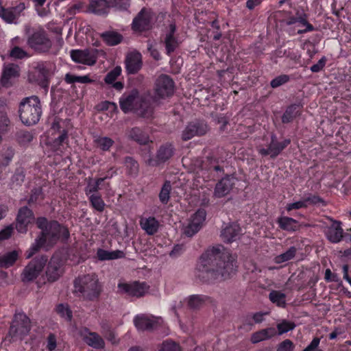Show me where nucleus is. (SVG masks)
<instances>
[{
  "label": "nucleus",
  "mask_w": 351,
  "mask_h": 351,
  "mask_svg": "<svg viewBox=\"0 0 351 351\" xmlns=\"http://www.w3.org/2000/svg\"><path fill=\"white\" fill-rule=\"evenodd\" d=\"M237 260L229 250L219 245L206 250L197 261L194 270L196 280L214 284L229 278L237 269Z\"/></svg>",
  "instance_id": "f257e3e1"
},
{
  "label": "nucleus",
  "mask_w": 351,
  "mask_h": 351,
  "mask_svg": "<svg viewBox=\"0 0 351 351\" xmlns=\"http://www.w3.org/2000/svg\"><path fill=\"white\" fill-rule=\"evenodd\" d=\"M36 224L41 231L35 242L26 252L27 258L32 257L45 245L53 246L59 241L65 243L70 237L68 228L56 220L49 221L45 217H38L36 220Z\"/></svg>",
  "instance_id": "f03ea898"
},
{
  "label": "nucleus",
  "mask_w": 351,
  "mask_h": 351,
  "mask_svg": "<svg viewBox=\"0 0 351 351\" xmlns=\"http://www.w3.org/2000/svg\"><path fill=\"white\" fill-rule=\"evenodd\" d=\"M204 166L208 172V180H215L221 177L215 185L214 197L221 198L227 195L235 185L237 179L233 175L224 176V161L215 155H211L206 158Z\"/></svg>",
  "instance_id": "7ed1b4c3"
},
{
  "label": "nucleus",
  "mask_w": 351,
  "mask_h": 351,
  "mask_svg": "<svg viewBox=\"0 0 351 351\" xmlns=\"http://www.w3.org/2000/svg\"><path fill=\"white\" fill-rule=\"evenodd\" d=\"M72 130L70 119L55 117L49 131L47 145L58 154H64L69 148V135Z\"/></svg>",
  "instance_id": "20e7f679"
},
{
  "label": "nucleus",
  "mask_w": 351,
  "mask_h": 351,
  "mask_svg": "<svg viewBox=\"0 0 351 351\" xmlns=\"http://www.w3.org/2000/svg\"><path fill=\"white\" fill-rule=\"evenodd\" d=\"M119 106L125 114L133 112L143 117H149L152 107L147 95L141 94L136 88L125 92L119 98Z\"/></svg>",
  "instance_id": "39448f33"
},
{
  "label": "nucleus",
  "mask_w": 351,
  "mask_h": 351,
  "mask_svg": "<svg viewBox=\"0 0 351 351\" xmlns=\"http://www.w3.org/2000/svg\"><path fill=\"white\" fill-rule=\"evenodd\" d=\"M74 294L84 300L94 301L99 298L101 287L97 276L86 274L76 278L73 282Z\"/></svg>",
  "instance_id": "423d86ee"
},
{
  "label": "nucleus",
  "mask_w": 351,
  "mask_h": 351,
  "mask_svg": "<svg viewBox=\"0 0 351 351\" xmlns=\"http://www.w3.org/2000/svg\"><path fill=\"white\" fill-rule=\"evenodd\" d=\"M42 106L37 96L23 99L19 105V113L21 122L27 126L34 125L39 121L42 115Z\"/></svg>",
  "instance_id": "0eeeda50"
},
{
  "label": "nucleus",
  "mask_w": 351,
  "mask_h": 351,
  "mask_svg": "<svg viewBox=\"0 0 351 351\" xmlns=\"http://www.w3.org/2000/svg\"><path fill=\"white\" fill-rule=\"evenodd\" d=\"M28 47L37 54L47 53L52 47V40L43 27L33 29L27 40Z\"/></svg>",
  "instance_id": "6e6552de"
},
{
  "label": "nucleus",
  "mask_w": 351,
  "mask_h": 351,
  "mask_svg": "<svg viewBox=\"0 0 351 351\" xmlns=\"http://www.w3.org/2000/svg\"><path fill=\"white\" fill-rule=\"evenodd\" d=\"M162 42L165 47V53L171 56L180 46L181 41L177 34V25L175 21H171L165 26L161 35Z\"/></svg>",
  "instance_id": "1a4fd4ad"
},
{
  "label": "nucleus",
  "mask_w": 351,
  "mask_h": 351,
  "mask_svg": "<svg viewBox=\"0 0 351 351\" xmlns=\"http://www.w3.org/2000/svg\"><path fill=\"white\" fill-rule=\"evenodd\" d=\"M47 258L45 256H36L33 258L25 267L21 274V280L23 282L34 281L45 267Z\"/></svg>",
  "instance_id": "9d476101"
},
{
  "label": "nucleus",
  "mask_w": 351,
  "mask_h": 351,
  "mask_svg": "<svg viewBox=\"0 0 351 351\" xmlns=\"http://www.w3.org/2000/svg\"><path fill=\"white\" fill-rule=\"evenodd\" d=\"M31 330L30 319L23 313H16L9 329V335L14 337H22Z\"/></svg>",
  "instance_id": "9b49d317"
},
{
  "label": "nucleus",
  "mask_w": 351,
  "mask_h": 351,
  "mask_svg": "<svg viewBox=\"0 0 351 351\" xmlns=\"http://www.w3.org/2000/svg\"><path fill=\"white\" fill-rule=\"evenodd\" d=\"M133 322L138 332H152L160 327L163 320L160 317L138 314L134 317Z\"/></svg>",
  "instance_id": "f8f14e48"
},
{
  "label": "nucleus",
  "mask_w": 351,
  "mask_h": 351,
  "mask_svg": "<svg viewBox=\"0 0 351 351\" xmlns=\"http://www.w3.org/2000/svg\"><path fill=\"white\" fill-rule=\"evenodd\" d=\"M175 83L173 79L166 74L158 77L155 82L154 93L159 99L171 97L174 93Z\"/></svg>",
  "instance_id": "ddd939ff"
},
{
  "label": "nucleus",
  "mask_w": 351,
  "mask_h": 351,
  "mask_svg": "<svg viewBox=\"0 0 351 351\" xmlns=\"http://www.w3.org/2000/svg\"><path fill=\"white\" fill-rule=\"evenodd\" d=\"M209 130L207 122L204 119H195L189 122L182 132L184 141L191 140L195 136L205 135Z\"/></svg>",
  "instance_id": "4468645a"
},
{
  "label": "nucleus",
  "mask_w": 351,
  "mask_h": 351,
  "mask_svg": "<svg viewBox=\"0 0 351 351\" xmlns=\"http://www.w3.org/2000/svg\"><path fill=\"white\" fill-rule=\"evenodd\" d=\"M152 16L149 10L143 8L133 19L131 28L134 33L141 34L152 28Z\"/></svg>",
  "instance_id": "2eb2a0df"
},
{
  "label": "nucleus",
  "mask_w": 351,
  "mask_h": 351,
  "mask_svg": "<svg viewBox=\"0 0 351 351\" xmlns=\"http://www.w3.org/2000/svg\"><path fill=\"white\" fill-rule=\"evenodd\" d=\"M175 148L172 143H163L157 150L155 158H149L147 163L150 166L158 167L168 161L173 156Z\"/></svg>",
  "instance_id": "dca6fc26"
},
{
  "label": "nucleus",
  "mask_w": 351,
  "mask_h": 351,
  "mask_svg": "<svg viewBox=\"0 0 351 351\" xmlns=\"http://www.w3.org/2000/svg\"><path fill=\"white\" fill-rule=\"evenodd\" d=\"M97 49H73L71 51V58L75 62L92 66L97 62Z\"/></svg>",
  "instance_id": "f3484780"
},
{
  "label": "nucleus",
  "mask_w": 351,
  "mask_h": 351,
  "mask_svg": "<svg viewBox=\"0 0 351 351\" xmlns=\"http://www.w3.org/2000/svg\"><path fill=\"white\" fill-rule=\"evenodd\" d=\"M79 335L83 341L94 349L99 350L105 347V341L102 337L95 332H92L87 327H82L79 330Z\"/></svg>",
  "instance_id": "a211bd4d"
},
{
  "label": "nucleus",
  "mask_w": 351,
  "mask_h": 351,
  "mask_svg": "<svg viewBox=\"0 0 351 351\" xmlns=\"http://www.w3.org/2000/svg\"><path fill=\"white\" fill-rule=\"evenodd\" d=\"M330 221L331 223L325 229V236L329 242L337 244L343 241L342 222L332 218Z\"/></svg>",
  "instance_id": "6ab92c4d"
},
{
  "label": "nucleus",
  "mask_w": 351,
  "mask_h": 351,
  "mask_svg": "<svg viewBox=\"0 0 351 351\" xmlns=\"http://www.w3.org/2000/svg\"><path fill=\"white\" fill-rule=\"evenodd\" d=\"M118 288L121 293L137 298L144 295L148 289L145 282L135 281L133 283H119Z\"/></svg>",
  "instance_id": "aec40b11"
},
{
  "label": "nucleus",
  "mask_w": 351,
  "mask_h": 351,
  "mask_svg": "<svg viewBox=\"0 0 351 351\" xmlns=\"http://www.w3.org/2000/svg\"><path fill=\"white\" fill-rule=\"evenodd\" d=\"M34 213L27 206L19 208L16 216V230L21 233H25L27 230V226L34 219Z\"/></svg>",
  "instance_id": "412c9836"
},
{
  "label": "nucleus",
  "mask_w": 351,
  "mask_h": 351,
  "mask_svg": "<svg viewBox=\"0 0 351 351\" xmlns=\"http://www.w3.org/2000/svg\"><path fill=\"white\" fill-rule=\"evenodd\" d=\"M290 143V138H285L280 142L269 143L267 148L258 149V154L262 156H269L271 159H275Z\"/></svg>",
  "instance_id": "4be33fe9"
},
{
  "label": "nucleus",
  "mask_w": 351,
  "mask_h": 351,
  "mask_svg": "<svg viewBox=\"0 0 351 351\" xmlns=\"http://www.w3.org/2000/svg\"><path fill=\"white\" fill-rule=\"evenodd\" d=\"M125 70L128 74H136L143 66L142 55L138 51L128 53L125 60Z\"/></svg>",
  "instance_id": "5701e85b"
},
{
  "label": "nucleus",
  "mask_w": 351,
  "mask_h": 351,
  "mask_svg": "<svg viewBox=\"0 0 351 351\" xmlns=\"http://www.w3.org/2000/svg\"><path fill=\"white\" fill-rule=\"evenodd\" d=\"M241 234V228L236 222L226 224L221 232V237L225 243H232L239 238Z\"/></svg>",
  "instance_id": "b1692460"
},
{
  "label": "nucleus",
  "mask_w": 351,
  "mask_h": 351,
  "mask_svg": "<svg viewBox=\"0 0 351 351\" xmlns=\"http://www.w3.org/2000/svg\"><path fill=\"white\" fill-rule=\"evenodd\" d=\"M303 106L300 103L291 104L287 106L281 116V122L283 124H289L300 117Z\"/></svg>",
  "instance_id": "393cba45"
},
{
  "label": "nucleus",
  "mask_w": 351,
  "mask_h": 351,
  "mask_svg": "<svg viewBox=\"0 0 351 351\" xmlns=\"http://www.w3.org/2000/svg\"><path fill=\"white\" fill-rule=\"evenodd\" d=\"M285 21L288 25L300 23L304 26H306V29L298 30V34H305L314 30L313 25L308 22L305 14H302L298 12L296 16H289L287 17L285 19Z\"/></svg>",
  "instance_id": "a878e982"
},
{
  "label": "nucleus",
  "mask_w": 351,
  "mask_h": 351,
  "mask_svg": "<svg viewBox=\"0 0 351 351\" xmlns=\"http://www.w3.org/2000/svg\"><path fill=\"white\" fill-rule=\"evenodd\" d=\"M36 81L43 87H47L49 84L50 69L47 62H39L35 68Z\"/></svg>",
  "instance_id": "bb28decb"
},
{
  "label": "nucleus",
  "mask_w": 351,
  "mask_h": 351,
  "mask_svg": "<svg viewBox=\"0 0 351 351\" xmlns=\"http://www.w3.org/2000/svg\"><path fill=\"white\" fill-rule=\"evenodd\" d=\"M19 76V67L17 64H8L4 66L1 84L4 87H8L10 85V80Z\"/></svg>",
  "instance_id": "cd10ccee"
},
{
  "label": "nucleus",
  "mask_w": 351,
  "mask_h": 351,
  "mask_svg": "<svg viewBox=\"0 0 351 351\" xmlns=\"http://www.w3.org/2000/svg\"><path fill=\"white\" fill-rule=\"evenodd\" d=\"M139 223L148 235L155 234L160 227L159 221L154 217H142Z\"/></svg>",
  "instance_id": "c85d7f7f"
},
{
  "label": "nucleus",
  "mask_w": 351,
  "mask_h": 351,
  "mask_svg": "<svg viewBox=\"0 0 351 351\" xmlns=\"http://www.w3.org/2000/svg\"><path fill=\"white\" fill-rule=\"evenodd\" d=\"M277 332L274 328L270 327L254 332L250 338L252 343L256 344L261 341L269 339L274 337Z\"/></svg>",
  "instance_id": "c756f323"
},
{
  "label": "nucleus",
  "mask_w": 351,
  "mask_h": 351,
  "mask_svg": "<svg viewBox=\"0 0 351 351\" xmlns=\"http://www.w3.org/2000/svg\"><path fill=\"white\" fill-rule=\"evenodd\" d=\"M278 227L287 232H295L298 229V221L289 217H280L276 221Z\"/></svg>",
  "instance_id": "7c9ffc66"
},
{
  "label": "nucleus",
  "mask_w": 351,
  "mask_h": 351,
  "mask_svg": "<svg viewBox=\"0 0 351 351\" xmlns=\"http://www.w3.org/2000/svg\"><path fill=\"white\" fill-rule=\"evenodd\" d=\"M46 277L47 280L51 282L56 281L60 276V265L56 263L54 258H52L47 266Z\"/></svg>",
  "instance_id": "2f4dec72"
},
{
  "label": "nucleus",
  "mask_w": 351,
  "mask_h": 351,
  "mask_svg": "<svg viewBox=\"0 0 351 351\" xmlns=\"http://www.w3.org/2000/svg\"><path fill=\"white\" fill-rule=\"evenodd\" d=\"M97 257L99 261H109L122 258L125 253L121 250L108 251L99 248L97 251Z\"/></svg>",
  "instance_id": "473e14b6"
},
{
  "label": "nucleus",
  "mask_w": 351,
  "mask_h": 351,
  "mask_svg": "<svg viewBox=\"0 0 351 351\" xmlns=\"http://www.w3.org/2000/svg\"><path fill=\"white\" fill-rule=\"evenodd\" d=\"M114 141L110 137L96 136L93 139L94 146L102 152H109Z\"/></svg>",
  "instance_id": "72a5a7b5"
},
{
  "label": "nucleus",
  "mask_w": 351,
  "mask_h": 351,
  "mask_svg": "<svg viewBox=\"0 0 351 351\" xmlns=\"http://www.w3.org/2000/svg\"><path fill=\"white\" fill-rule=\"evenodd\" d=\"M45 197L42 187H35L31 190L29 197L27 203L29 206L32 205H43V202Z\"/></svg>",
  "instance_id": "f704fd0d"
},
{
  "label": "nucleus",
  "mask_w": 351,
  "mask_h": 351,
  "mask_svg": "<svg viewBox=\"0 0 351 351\" xmlns=\"http://www.w3.org/2000/svg\"><path fill=\"white\" fill-rule=\"evenodd\" d=\"M19 252L12 250L0 256V267L8 268L16 263L19 258Z\"/></svg>",
  "instance_id": "c9c22d12"
},
{
  "label": "nucleus",
  "mask_w": 351,
  "mask_h": 351,
  "mask_svg": "<svg viewBox=\"0 0 351 351\" xmlns=\"http://www.w3.org/2000/svg\"><path fill=\"white\" fill-rule=\"evenodd\" d=\"M129 136L141 145H146L149 143L148 135L138 127L132 128L129 132Z\"/></svg>",
  "instance_id": "e433bc0d"
},
{
  "label": "nucleus",
  "mask_w": 351,
  "mask_h": 351,
  "mask_svg": "<svg viewBox=\"0 0 351 351\" xmlns=\"http://www.w3.org/2000/svg\"><path fill=\"white\" fill-rule=\"evenodd\" d=\"M270 302L276 304L278 307L285 308L287 306V295L280 291L272 290L268 295Z\"/></svg>",
  "instance_id": "4c0bfd02"
},
{
  "label": "nucleus",
  "mask_w": 351,
  "mask_h": 351,
  "mask_svg": "<svg viewBox=\"0 0 351 351\" xmlns=\"http://www.w3.org/2000/svg\"><path fill=\"white\" fill-rule=\"evenodd\" d=\"M124 165L126 169V173L128 176L136 178L139 171V165L138 162L131 156H126L124 158Z\"/></svg>",
  "instance_id": "58836bf2"
},
{
  "label": "nucleus",
  "mask_w": 351,
  "mask_h": 351,
  "mask_svg": "<svg viewBox=\"0 0 351 351\" xmlns=\"http://www.w3.org/2000/svg\"><path fill=\"white\" fill-rule=\"evenodd\" d=\"M90 8L93 12L102 15L108 12V9L110 8V6L107 2V0H91Z\"/></svg>",
  "instance_id": "ea45409f"
},
{
  "label": "nucleus",
  "mask_w": 351,
  "mask_h": 351,
  "mask_svg": "<svg viewBox=\"0 0 351 351\" xmlns=\"http://www.w3.org/2000/svg\"><path fill=\"white\" fill-rule=\"evenodd\" d=\"M103 40L109 46H114L121 43L123 36L116 32H105L101 34Z\"/></svg>",
  "instance_id": "a19ab883"
},
{
  "label": "nucleus",
  "mask_w": 351,
  "mask_h": 351,
  "mask_svg": "<svg viewBox=\"0 0 351 351\" xmlns=\"http://www.w3.org/2000/svg\"><path fill=\"white\" fill-rule=\"evenodd\" d=\"M64 81L68 84H72L74 83L90 84L93 82V80L90 79L88 75L78 76L70 73L65 75Z\"/></svg>",
  "instance_id": "79ce46f5"
},
{
  "label": "nucleus",
  "mask_w": 351,
  "mask_h": 351,
  "mask_svg": "<svg viewBox=\"0 0 351 351\" xmlns=\"http://www.w3.org/2000/svg\"><path fill=\"white\" fill-rule=\"evenodd\" d=\"M104 182V179L93 180L91 178H88L87 186L85 189L86 195L89 197L92 194H99L98 191L100 190V186Z\"/></svg>",
  "instance_id": "37998d69"
},
{
  "label": "nucleus",
  "mask_w": 351,
  "mask_h": 351,
  "mask_svg": "<svg viewBox=\"0 0 351 351\" xmlns=\"http://www.w3.org/2000/svg\"><path fill=\"white\" fill-rule=\"evenodd\" d=\"M88 200L90 206L95 210L99 213H102L104 210L106 204L100 194H92L89 195Z\"/></svg>",
  "instance_id": "c03bdc74"
},
{
  "label": "nucleus",
  "mask_w": 351,
  "mask_h": 351,
  "mask_svg": "<svg viewBox=\"0 0 351 351\" xmlns=\"http://www.w3.org/2000/svg\"><path fill=\"white\" fill-rule=\"evenodd\" d=\"M56 311L58 315L68 322H71L73 319V312L67 304H59L56 307Z\"/></svg>",
  "instance_id": "a18cd8bd"
},
{
  "label": "nucleus",
  "mask_w": 351,
  "mask_h": 351,
  "mask_svg": "<svg viewBox=\"0 0 351 351\" xmlns=\"http://www.w3.org/2000/svg\"><path fill=\"white\" fill-rule=\"evenodd\" d=\"M172 190L171 182L165 180L158 195L160 202L162 204H167L170 199V193Z\"/></svg>",
  "instance_id": "49530a36"
},
{
  "label": "nucleus",
  "mask_w": 351,
  "mask_h": 351,
  "mask_svg": "<svg viewBox=\"0 0 351 351\" xmlns=\"http://www.w3.org/2000/svg\"><path fill=\"white\" fill-rule=\"evenodd\" d=\"M297 248L295 246L290 247L285 252L276 256L274 262L277 264H282L292 260L296 254Z\"/></svg>",
  "instance_id": "de8ad7c7"
},
{
  "label": "nucleus",
  "mask_w": 351,
  "mask_h": 351,
  "mask_svg": "<svg viewBox=\"0 0 351 351\" xmlns=\"http://www.w3.org/2000/svg\"><path fill=\"white\" fill-rule=\"evenodd\" d=\"M14 156V149L12 147H8L0 152V166H8Z\"/></svg>",
  "instance_id": "09e8293b"
},
{
  "label": "nucleus",
  "mask_w": 351,
  "mask_h": 351,
  "mask_svg": "<svg viewBox=\"0 0 351 351\" xmlns=\"http://www.w3.org/2000/svg\"><path fill=\"white\" fill-rule=\"evenodd\" d=\"M206 212L204 208H199L193 215H191L189 221L202 228L204 222L206 220Z\"/></svg>",
  "instance_id": "8fccbe9b"
},
{
  "label": "nucleus",
  "mask_w": 351,
  "mask_h": 351,
  "mask_svg": "<svg viewBox=\"0 0 351 351\" xmlns=\"http://www.w3.org/2000/svg\"><path fill=\"white\" fill-rule=\"evenodd\" d=\"M209 298L203 295H193L188 299V306L191 308H198L204 302H205Z\"/></svg>",
  "instance_id": "3c124183"
},
{
  "label": "nucleus",
  "mask_w": 351,
  "mask_h": 351,
  "mask_svg": "<svg viewBox=\"0 0 351 351\" xmlns=\"http://www.w3.org/2000/svg\"><path fill=\"white\" fill-rule=\"evenodd\" d=\"M159 351H181V347L179 343L169 339L162 343Z\"/></svg>",
  "instance_id": "603ef678"
},
{
  "label": "nucleus",
  "mask_w": 351,
  "mask_h": 351,
  "mask_svg": "<svg viewBox=\"0 0 351 351\" xmlns=\"http://www.w3.org/2000/svg\"><path fill=\"white\" fill-rule=\"evenodd\" d=\"M304 202L306 204V208L308 207V205H318L322 204L326 205L325 202L323 198L319 197V195L309 193L307 196L303 198Z\"/></svg>",
  "instance_id": "864d4df0"
},
{
  "label": "nucleus",
  "mask_w": 351,
  "mask_h": 351,
  "mask_svg": "<svg viewBox=\"0 0 351 351\" xmlns=\"http://www.w3.org/2000/svg\"><path fill=\"white\" fill-rule=\"evenodd\" d=\"M121 74V68L119 66L114 67L109 71L104 77V82L107 84H112Z\"/></svg>",
  "instance_id": "5fc2aeb1"
},
{
  "label": "nucleus",
  "mask_w": 351,
  "mask_h": 351,
  "mask_svg": "<svg viewBox=\"0 0 351 351\" xmlns=\"http://www.w3.org/2000/svg\"><path fill=\"white\" fill-rule=\"evenodd\" d=\"M295 324L286 319L282 320L280 323L277 324L278 334L282 335L293 330Z\"/></svg>",
  "instance_id": "6e6d98bb"
},
{
  "label": "nucleus",
  "mask_w": 351,
  "mask_h": 351,
  "mask_svg": "<svg viewBox=\"0 0 351 351\" xmlns=\"http://www.w3.org/2000/svg\"><path fill=\"white\" fill-rule=\"evenodd\" d=\"M9 55L12 58L19 60H22L29 56L26 51L18 46L12 47L10 51Z\"/></svg>",
  "instance_id": "4d7b16f0"
},
{
  "label": "nucleus",
  "mask_w": 351,
  "mask_h": 351,
  "mask_svg": "<svg viewBox=\"0 0 351 351\" xmlns=\"http://www.w3.org/2000/svg\"><path fill=\"white\" fill-rule=\"evenodd\" d=\"M290 81V76L287 74L280 75L274 78L270 82V86L272 88H276L284 85Z\"/></svg>",
  "instance_id": "13d9d810"
},
{
  "label": "nucleus",
  "mask_w": 351,
  "mask_h": 351,
  "mask_svg": "<svg viewBox=\"0 0 351 351\" xmlns=\"http://www.w3.org/2000/svg\"><path fill=\"white\" fill-rule=\"evenodd\" d=\"M17 139L20 144L25 145L33 140V134L27 130H20L17 132Z\"/></svg>",
  "instance_id": "bf43d9fd"
},
{
  "label": "nucleus",
  "mask_w": 351,
  "mask_h": 351,
  "mask_svg": "<svg viewBox=\"0 0 351 351\" xmlns=\"http://www.w3.org/2000/svg\"><path fill=\"white\" fill-rule=\"evenodd\" d=\"M0 17L8 23H12L17 19L10 8H3V11H1Z\"/></svg>",
  "instance_id": "052dcab7"
},
{
  "label": "nucleus",
  "mask_w": 351,
  "mask_h": 351,
  "mask_svg": "<svg viewBox=\"0 0 351 351\" xmlns=\"http://www.w3.org/2000/svg\"><path fill=\"white\" fill-rule=\"evenodd\" d=\"M200 229L197 226L189 221L188 224L184 228L183 233L186 237H191L197 233Z\"/></svg>",
  "instance_id": "680f3d73"
},
{
  "label": "nucleus",
  "mask_w": 351,
  "mask_h": 351,
  "mask_svg": "<svg viewBox=\"0 0 351 351\" xmlns=\"http://www.w3.org/2000/svg\"><path fill=\"white\" fill-rule=\"evenodd\" d=\"M25 177V173L22 168H17L12 177V181L16 185H21Z\"/></svg>",
  "instance_id": "e2e57ef3"
},
{
  "label": "nucleus",
  "mask_w": 351,
  "mask_h": 351,
  "mask_svg": "<svg viewBox=\"0 0 351 351\" xmlns=\"http://www.w3.org/2000/svg\"><path fill=\"white\" fill-rule=\"evenodd\" d=\"M255 323H254V319L252 318V315L250 313L246 314L243 318L242 324L240 326V328L246 330H251Z\"/></svg>",
  "instance_id": "0e129e2a"
},
{
  "label": "nucleus",
  "mask_w": 351,
  "mask_h": 351,
  "mask_svg": "<svg viewBox=\"0 0 351 351\" xmlns=\"http://www.w3.org/2000/svg\"><path fill=\"white\" fill-rule=\"evenodd\" d=\"M324 279L328 282H340L341 283V278L338 274L332 273L330 269H326L324 274Z\"/></svg>",
  "instance_id": "69168bd1"
},
{
  "label": "nucleus",
  "mask_w": 351,
  "mask_h": 351,
  "mask_svg": "<svg viewBox=\"0 0 351 351\" xmlns=\"http://www.w3.org/2000/svg\"><path fill=\"white\" fill-rule=\"evenodd\" d=\"M293 343L289 339H285L278 344L277 351H293Z\"/></svg>",
  "instance_id": "338daca9"
},
{
  "label": "nucleus",
  "mask_w": 351,
  "mask_h": 351,
  "mask_svg": "<svg viewBox=\"0 0 351 351\" xmlns=\"http://www.w3.org/2000/svg\"><path fill=\"white\" fill-rule=\"evenodd\" d=\"M47 349L48 351H54L57 347L56 337L53 333H49L47 339Z\"/></svg>",
  "instance_id": "774afa93"
}]
</instances>
